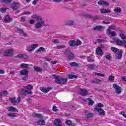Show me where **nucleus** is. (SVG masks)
Instances as JSON below:
<instances>
[{
	"mask_svg": "<svg viewBox=\"0 0 126 126\" xmlns=\"http://www.w3.org/2000/svg\"><path fill=\"white\" fill-rule=\"evenodd\" d=\"M29 71L26 69H23L20 72V75H28Z\"/></svg>",
	"mask_w": 126,
	"mask_h": 126,
	"instance_id": "nucleus-12",
	"label": "nucleus"
},
{
	"mask_svg": "<svg viewBox=\"0 0 126 126\" xmlns=\"http://www.w3.org/2000/svg\"><path fill=\"white\" fill-rule=\"evenodd\" d=\"M54 125L56 126H62V121L60 119H56L54 121Z\"/></svg>",
	"mask_w": 126,
	"mask_h": 126,
	"instance_id": "nucleus-11",
	"label": "nucleus"
},
{
	"mask_svg": "<svg viewBox=\"0 0 126 126\" xmlns=\"http://www.w3.org/2000/svg\"><path fill=\"white\" fill-rule=\"evenodd\" d=\"M79 93L82 96H86V95H88V91L87 90L81 89L80 90Z\"/></svg>",
	"mask_w": 126,
	"mask_h": 126,
	"instance_id": "nucleus-13",
	"label": "nucleus"
},
{
	"mask_svg": "<svg viewBox=\"0 0 126 126\" xmlns=\"http://www.w3.org/2000/svg\"><path fill=\"white\" fill-rule=\"evenodd\" d=\"M91 83L97 84V83H99V82H101V80L98 79H95L94 80H92L91 81Z\"/></svg>",
	"mask_w": 126,
	"mask_h": 126,
	"instance_id": "nucleus-29",
	"label": "nucleus"
},
{
	"mask_svg": "<svg viewBox=\"0 0 126 126\" xmlns=\"http://www.w3.org/2000/svg\"><path fill=\"white\" fill-rule=\"evenodd\" d=\"M97 43H102L103 42V40L101 39H97L96 40Z\"/></svg>",
	"mask_w": 126,
	"mask_h": 126,
	"instance_id": "nucleus-64",
	"label": "nucleus"
},
{
	"mask_svg": "<svg viewBox=\"0 0 126 126\" xmlns=\"http://www.w3.org/2000/svg\"><path fill=\"white\" fill-rule=\"evenodd\" d=\"M21 101V98L20 97H19L17 100H16V103H19Z\"/></svg>",
	"mask_w": 126,
	"mask_h": 126,
	"instance_id": "nucleus-62",
	"label": "nucleus"
},
{
	"mask_svg": "<svg viewBox=\"0 0 126 126\" xmlns=\"http://www.w3.org/2000/svg\"><path fill=\"white\" fill-rule=\"evenodd\" d=\"M21 67L22 68H25L26 69H27L28 68H30V64H26L25 63H22L20 64Z\"/></svg>",
	"mask_w": 126,
	"mask_h": 126,
	"instance_id": "nucleus-17",
	"label": "nucleus"
},
{
	"mask_svg": "<svg viewBox=\"0 0 126 126\" xmlns=\"http://www.w3.org/2000/svg\"><path fill=\"white\" fill-rule=\"evenodd\" d=\"M53 89V88L48 87L47 88H40V90L43 92L44 93H48L49 91H51Z\"/></svg>",
	"mask_w": 126,
	"mask_h": 126,
	"instance_id": "nucleus-10",
	"label": "nucleus"
},
{
	"mask_svg": "<svg viewBox=\"0 0 126 126\" xmlns=\"http://www.w3.org/2000/svg\"><path fill=\"white\" fill-rule=\"evenodd\" d=\"M22 80L24 81H26L28 79V75L25 76L22 78Z\"/></svg>",
	"mask_w": 126,
	"mask_h": 126,
	"instance_id": "nucleus-52",
	"label": "nucleus"
},
{
	"mask_svg": "<svg viewBox=\"0 0 126 126\" xmlns=\"http://www.w3.org/2000/svg\"><path fill=\"white\" fill-rule=\"evenodd\" d=\"M55 77V83L56 84H64L67 83V79L63 77H59V76H56L54 75Z\"/></svg>",
	"mask_w": 126,
	"mask_h": 126,
	"instance_id": "nucleus-2",
	"label": "nucleus"
},
{
	"mask_svg": "<svg viewBox=\"0 0 126 126\" xmlns=\"http://www.w3.org/2000/svg\"><path fill=\"white\" fill-rule=\"evenodd\" d=\"M9 100L12 104H14V103H16V98H15V97H10Z\"/></svg>",
	"mask_w": 126,
	"mask_h": 126,
	"instance_id": "nucleus-35",
	"label": "nucleus"
},
{
	"mask_svg": "<svg viewBox=\"0 0 126 126\" xmlns=\"http://www.w3.org/2000/svg\"><path fill=\"white\" fill-rule=\"evenodd\" d=\"M110 35H111V37H115L116 36V32H112Z\"/></svg>",
	"mask_w": 126,
	"mask_h": 126,
	"instance_id": "nucleus-61",
	"label": "nucleus"
},
{
	"mask_svg": "<svg viewBox=\"0 0 126 126\" xmlns=\"http://www.w3.org/2000/svg\"><path fill=\"white\" fill-rule=\"evenodd\" d=\"M33 94V93L31 91H27V92L26 93V95H32Z\"/></svg>",
	"mask_w": 126,
	"mask_h": 126,
	"instance_id": "nucleus-53",
	"label": "nucleus"
},
{
	"mask_svg": "<svg viewBox=\"0 0 126 126\" xmlns=\"http://www.w3.org/2000/svg\"><path fill=\"white\" fill-rule=\"evenodd\" d=\"M67 78L68 79H73L74 78L76 79L77 78V76L75 75L69 74L67 75Z\"/></svg>",
	"mask_w": 126,
	"mask_h": 126,
	"instance_id": "nucleus-28",
	"label": "nucleus"
},
{
	"mask_svg": "<svg viewBox=\"0 0 126 126\" xmlns=\"http://www.w3.org/2000/svg\"><path fill=\"white\" fill-rule=\"evenodd\" d=\"M57 49H58V50H61V49H65L66 47L64 45H57Z\"/></svg>",
	"mask_w": 126,
	"mask_h": 126,
	"instance_id": "nucleus-38",
	"label": "nucleus"
},
{
	"mask_svg": "<svg viewBox=\"0 0 126 126\" xmlns=\"http://www.w3.org/2000/svg\"><path fill=\"white\" fill-rule=\"evenodd\" d=\"M68 59H69V60H72V59H74V54H73L72 53H70L68 55Z\"/></svg>",
	"mask_w": 126,
	"mask_h": 126,
	"instance_id": "nucleus-41",
	"label": "nucleus"
},
{
	"mask_svg": "<svg viewBox=\"0 0 126 126\" xmlns=\"http://www.w3.org/2000/svg\"><path fill=\"white\" fill-rule=\"evenodd\" d=\"M114 41L118 46H122V45H123L124 47H126V41L125 40L122 41L120 40L119 39H116L114 40Z\"/></svg>",
	"mask_w": 126,
	"mask_h": 126,
	"instance_id": "nucleus-6",
	"label": "nucleus"
},
{
	"mask_svg": "<svg viewBox=\"0 0 126 126\" xmlns=\"http://www.w3.org/2000/svg\"><path fill=\"white\" fill-rule=\"evenodd\" d=\"M52 110L54 112H57V111H58V109H57V106H54L53 107Z\"/></svg>",
	"mask_w": 126,
	"mask_h": 126,
	"instance_id": "nucleus-60",
	"label": "nucleus"
},
{
	"mask_svg": "<svg viewBox=\"0 0 126 126\" xmlns=\"http://www.w3.org/2000/svg\"><path fill=\"white\" fill-rule=\"evenodd\" d=\"M8 116H9V117H13V118L16 117V115H15V113H8Z\"/></svg>",
	"mask_w": 126,
	"mask_h": 126,
	"instance_id": "nucleus-50",
	"label": "nucleus"
},
{
	"mask_svg": "<svg viewBox=\"0 0 126 126\" xmlns=\"http://www.w3.org/2000/svg\"><path fill=\"white\" fill-rule=\"evenodd\" d=\"M36 124H38V126H45V125H46V122H45V120H40L38 121V122H36Z\"/></svg>",
	"mask_w": 126,
	"mask_h": 126,
	"instance_id": "nucleus-20",
	"label": "nucleus"
},
{
	"mask_svg": "<svg viewBox=\"0 0 126 126\" xmlns=\"http://www.w3.org/2000/svg\"><path fill=\"white\" fill-rule=\"evenodd\" d=\"M93 75H94V76H95V75H97L98 76H101L102 77H104L106 76V75H105L103 74L99 73L97 72H93Z\"/></svg>",
	"mask_w": 126,
	"mask_h": 126,
	"instance_id": "nucleus-31",
	"label": "nucleus"
},
{
	"mask_svg": "<svg viewBox=\"0 0 126 126\" xmlns=\"http://www.w3.org/2000/svg\"><path fill=\"white\" fill-rule=\"evenodd\" d=\"M73 23H74V21H68L66 23V25H68V26H70L71 25H73Z\"/></svg>",
	"mask_w": 126,
	"mask_h": 126,
	"instance_id": "nucleus-42",
	"label": "nucleus"
},
{
	"mask_svg": "<svg viewBox=\"0 0 126 126\" xmlns=\"http://www.w3.org/2000/svg\"><path fill=\"white\" fill-rule=\"evenodd\" d=\"M12 20V18H10V17L8 15H6L4 19V21H5L6 23H8L10 22V21H11Z\"/></svg>",
	"mask_w": 126,
	"mask_h": 126,
	"instance_id": "nucleus-18",
	"label": "nucleus"
},
{
	"mask_svg": "<svg viewBox=\"0 0 126 126\" xmlns=\"http://www.w3.org/2000/svg\"><path fill=\"white\" fill-rule=\"evenodd\" d=\"M94 30H97L98 31H102L103 30V26H97L94 28Z\"/></svg>",
	"mask_w": 126,
	"mask_h": 126,
	"instance_id": "nucleus-24",
	"label": "nucleus"
},
{
	"mask_svg": "<svg viewBox=\"0 0 126 126\" xmlns=\"http://www.w3.org/2000/svg\"><path fill=\"white\" fill-rule=\"evenodd\" d=\"M0 1L2 3H9L11 2V0H0Z\"/></svg>",
	"mask_w": 126,
	"mask_h": 126,
	"instance_id": "nucleus-36",
	"label": "nucleus"
},
{
	"mask_svg": "<svg viewBox=\"0 0 126 126\" xmlns=\"http://www.w3.org/2000/svg\"><path fill=\"white\" fill-rule=\"evenodd\" d=\"M65 124L67 125V126H71V121L70 120H66L65 121Z\"/></svg>",
	"mask_w": 126,
	"mask_h": 126,
	"instance_id": "nucleus-51",
	"label": "nucleus"
},
{
	"mask_svg": "<svg viewBox=\"0 0 126 126\" xmlns=\"http://www.w3.org/2000/svg\"><path fill=\"white\" fill-rule=\"evenodd\" d=\"M18 31L19 33H22L24 37H27V33L24 32V31L21 29H18Z\"/></svg>",
	"mask_w": 126,
	"mask_h": 126,
	"instance_id": "nucleus-25",
	"label": "nucleus"
},
{
	"mask_svg": "<svg viewBox=\"0 0 126 126\" xmlns=\"http://www.w3.org/2000/svg\"><path fill=\"white\" fill-rule=\"evenodd\" d=\"M96 53L97 55H100V56H103L104 53L102 51V48L101 47H98L96 50Z\"/></svg>",
	"mask_w": 126,
	"mask_h": 126,
	"instance_id": "nucleus-15",
	"label": "nucleus"
},
{
	"mask_svg": "<svg viewBox=\"0 0 126 126\" xmlns=\"http://www.w3.org/2000/svg\"><path fill=\"white\" fill-rule=\"evenodd\" d=\"M111 50L114 52L115 54H116V59L117 60H120V59H122L123 58V50H119V49L112 47Z\"/></svg>",
	"mask_w": 126,
	"mask_h": 126,
	"instance_id": "nucleus-3",
	"label": "nucleus"
},
{
	"mask_svg": "<svg viewBox=\"0 0 126 126\" xmlns=\"http://www.w3.org/2000/svg\"><path fill=\"white\" fill-rule=\"evenodd\" d=\"M11 8H12L13 10H16V9H17V3H16V2H13L11 6Z\"/></svg>",
	"mask_w": 126,
	"mask_h": 126,
	"instance_id": "nucleus-23",
	"label": "nucleus"
},
{
	"mask_svg": "<svg viewBox=\"0 0 126 126\" xmlns=\"http://www.w3.org/2000/svg\"><path fill=\"white\" fill-rule=\"evenodd\" d=\"M21 22H26V17L22 16L20 17Z\"/></svg>",
	"mask_w": 126,
	"mask_h": 126,
	"instance_id": "nucleus-47",
	"label": "nucleus"
},
{
	"mask_svg": "<svg viewBox=\"0 0 126 126\" xmlns=\"http://www.w3.org/2000/svg\"><path fill=\"white\" fill-rule=\"evenodd\" d=\"M26 88L28 90H31V89H33V86H32L31 85H29L26 86Z\"/></svg>",
	"mask_w": 126,
	"mask_h": 126,
	"instance_id": "nucleus-44",
	"label": "nucleus"
},
{
	"mask_svg": "<svg viewBox=\"0 0 126 126\" xmlns=\"http://www.w3.org/2000/svg\"><path fill=\"white\" fill-rule=\"evenodd\" d=\"M32 18L35 19L37 21V23L35 25V28L36 29H39V28H41L43 25L45 26V23L43 21V19L42 17L38 16L37 14H34L32 16Z\"/></svg>",
	"mask_w": 126,
	"mask_h": 126,
	"instance_id": "nucleus-1",
	"label": "nucleus"
},
{
	"mask_svg": "<svg viewBox=\"0 0 126 126\" xmlns=\"http://www.w3.org/2000/svg\"><path fill=\"white\" fill-rule=\"evenodd\" d=\"M32 117L34 118H37L38 119H42L43 118V115L38 113L32 114Z\"/></svg>",
	"mask_w": 126,
	"mask_h": 126,
	"instance_id": "nucleus-21",
	"label": "nucleus"
},
{
	"mask_svg": "<svg viewBox=\"0 0 126 126\" xmlns=\"http://www.w3.org/2000/svg\"><path fill=\"white\" fill-rule=\"evenodd\" d=\"M87 67L88 68H89V69L94 70V69H96V68H97L98 66L95 64H89L87 65Z\"/></svg>",
	"mask_w": 126,
	"mask_h": 126,
	"instance_id": "nucleus-16",
	"label": "nucleus"
},
{
	"mask_svg": "<svg viewBox=\"0 0 126 126\" xmlns=\"http://www.w3.org/2000/svg\"><path fill=\"white\" fill-rule=\"evenodd\" d=\"M33 68L35 71H37V72L42 71V69L37 66H34Z\"/></svg>",
	"mask_w": 126,
	"mask_h": 126,
	"instance_id": "nucleus-34",
	"label": "nucleus"
},
{
	"mask_svg": "<svg viewBox=\"0 0 126 126\" xmlns=\"http://www.w3.org/2000/svg\"><path fill=\"white\" fill-rule=\"evenodd\" d=\"M82 44L81 41L78 40L77 41H74L73 40H71L69 41V46L70 47H74L75 46H80Z\"/></svg>",
	"mask_w": 126,
	"mask_h": 126,
	"instance_id": "nucleus-4",
	"label": "nucleus"
},
{
	"mask_svg": "<svg viewBox=\"0 0 126 126\" xmlns=\"http://www.w3.org/2000/svg\"><path fill=\"white\" fill-rule=\"evenodd\" d=\"M3 56H4V57H11V56H13V50L12 49L6 50L3 53Z\"/></svg>",
	"mask_w": 126,
	"mask_h": 126,
	"instance_id": "nucleus-7",
	"label": "nucleus"
},
{
	"mask_svg": "<svg viewBox=\"0 0 126 126\" xmlns=\"http://www.w3.org/2000/svg\"><path fill=\"white\" fill-rule=\"evenodd\" d=\"M87 61L89 63H94L95 61H94V59H93L91 57H87Z\"/></svg>",
	"mask_w": 126,
	"mask_h": 126,
	"instance_id": "nucleus-37",
	"label": "nucleus"
},
{
	"mask_svg": "<svg viewBox=\"0 0 126 126\" xmlns=\"http://www.w3.org/2000/svg\"><path fill=\"white\" fill-rule=\"evenodd\" d=\"M96 107H98V108H103L104 107V104H103L101 103H98L96 104Z\"/></svg>",
	"mask_w": 126,
	"mask_h": 126,
	"instance_id": "nucleus-46",
	"label": "nucleus"
},
{
	"mask_svg": "<svg viewBox=\"0 0 126 126\" xmlns=\"http://www.w3.org/2000/svg\"><path fill=\"white\" fill-rule=\"evenodd\" d=\"M105 58L108 60V61H112V58H111V56L110 55H107L105 57Z\"/></svg>",
	"mask_w": 126,
	"mask_h": 126,
	"instance_id": "nucleus-58",
	"label": "nucleus"
},
{
	"mask_svg": "<svg viewBox=\"0 0 126 126\" xmlns=\"http://www.w3.org/2000/svg\"><path fill=\"white\" fill-rule=\"evenodd\" d=\"M83 101L85 102L86 104H88L89 106H92L94 104V101L90 98H87L86 99H83Z\"/></svg>",
	"mask_w": 126,
	"mask_h": 126,
	"instance_id": "nucleus-9",
	"label": "nucleus"
},
{
	"mask_svg": "<svg viewBox=\"0 0 126 126\" xmlns=\"http://www.w3.org/2000/svg\"><path fill=\"white\" fill-rule=\"evenodd\" d=\"M120 37L122 38L123 40H125V39H126V35L124 33H120Z\"/></svg>",
	"mask_w": 126,
	"mask_h": 126,
	"instance_id": "nucleus-45",
	"label": "nucleus"
},
{
	"mask_svg": "<svg viewBox=\"0 0 126 126\" xmlns=\"http://www.w3.org/2000/svg\"><path fill=\"white\" fill-rule=\"evenodd\" d=\"M112 86L113 88L116 90V93H117V94L122 93V88L119 86V85L116 84H113Z\"/></svg>",
	"mask_w": 126,
	"mask_h": 126,
	"instance_id": "nucleus-8",
	"label": "nucleus"
},
{
	"mask_svg": "<svg viewBox=\"0 0 126 126\" xmlns=\"http://www.w3.org/2000/svg\"><path fill=\"white\" fill-rule=\"evenodd\" d=\"M40 52H46V49L44 47H40L36 50V53H40Z\"/></svg>",
	"mask_w": 126,
	"mask_h": 126,
	"instance_id": "nucleus-32",
	"label": "nucleus"
},
{
	"mask_svg": "<svg viewBox=\"0 0 126 126\" xmlns=\"http://www.w3.org/2000/svg\"><path fill=\"white\" fill-rule=\"evenodd\" d=\"M94 111L99 116H105L106 115V112L102 108L95 107L94 108Z\"/></svg>",
	"mask_w": 126,
	"mask_h": 126,
	"instance_id": "nucleus-5",
	"label": "nucleus"
},
{
	"mask_svg": "<svg viewBox=\"0 0 126 126\" xmlns=\"http://www.w3.org/2000/svg\"><path fill=\"white\" fill-rule=\"evenodd\" d=\"M99 17L98 16H94V17H93L92 19H93V20L94 21V20H96V19H99Z\"/></svg>",
	"mask_w": 126,
	"mask_h": 126,
	"instance_id": "nucleus-57",
	"label": "nucleus"
},
{
	"mask_svg": "<svg viewBox=\"0 0 126 126\" xmlns=\"http://www.w3.org/2000/svg\"><path fill=\"white\" fill-rule=\"evenodd\" d=\"M58 63V61H51V63L52 64H56V63Z\"/></svg>",
	"mask_w": 126,
	"mask_h": 126,
	"instance_id": "nucleus-63",
	"label": "nucleus"
},
{
	"mask_svg": "<svg viewBox=\"0 0 126 126\" xmlns=\"http://www.w3.org/2000/svg\"><path fill=\"white\" fill-rule=\"evenodd\" d=\"M38 45L37 44H32L31 45V49L29 50V52H32L36 49V48L37 47Z\"/></svg>",
	"mask_w": 126,
	"mask_h": 126,
	"instance_id": "nucleus-27",
	"label": "nucleus"
},
{
	"mask_svg": "<svg viewBox=\"0 0 126 126\" xmlns=\"http://www.w3.org/2000/svg\"><path fill=\"white\" fill-rule=\"evenodd\" d=\"M100 11L101 12V13H103V14H105V13H110V12H111V10L107 9H100Z\"/></svg>",
	"mask_w": 126,
	"mask_h": 126,
	"instance_id": "nucleus-19",
	"label": "nucleus"
},
{
	"mask_svg": "<svg viewBox=\"0 0 126 126\" xmlns=\"http://www.w3.org/2000/svg\"><path fill=\"white\" fill-rule=\"evenodd\" d=\"M52 42L54 44H59L60 40H59V39H54L52 40Z\"/></svg>",
	"mask_w": 126,
	"mask_h": 126,
	"instance_id": "nucleus-49",
	"label": "nucleus"
},
{
	"mask_svg": "<svg viewBox=\"0 0 126 126\" xmlns=\"http://www.w3.org/2000/svg\"><path fill=\"white\" fill-rule=\"evenodd\" d=\"M0 11L1 13H5V12H6V9L5 8H0Z\"/></svg>",
	"mask_w": 126,
	"mask_h": 126,
	"instance_id": "nucleus-48",
	"label": "nucleus"
},
{
	"mask_svg": "<svg viewBox=\"0 0 126 126\" xmlns=\"http://www.w3.org/2000/svg\"><path fill=\"white\" fill-rule=\"evenodd\" d=\"M70 65L71 66H78V63L75 62H71L69 63Z\"/></svg>",
	"mask_w": 126,
	"mask_h": 126,
	"instance_id": "nucleus-40",
	"label": "nucleus"
},
{
	"mask_svg": "<svg viewBox=\"0 0 126 126\" xmlns=\"http://www.w3.org/2000/svg\"><path fill=\"white\" fill-rule=\"evenodd\" d=\"M94 116V113H88L86 115V119H89L90 118H93Z\"/></svg>",
	"mask_w": 126,
	"mask_h": 126,
	"instance_id": "nucleus-33",
	"label": "nucleus"
},
{
	"mask_svg": "<svg viewBox=\"0 0 126 126\" xmlns=\"http://www.w3.org/2000/svg\"><path fill=\"white\" fill-rule=\"evenodd\" d=\"M114 11L115 12L120 13V12H122V9H121L120 7H117L114 9Z\"/></svg>",
	"mask_w": 126,
	"mask_h": 126,
	"instance_id": "nucleus-39",
	"label": "nucleus"
},
{
	"mask_svg": "<svg viewBox=\"0 0 126 126\" xmlns=\"http://www.w3.org/2000/svg\"><path fill=\"white\" fill-rule=\"evenodd\" d=\"M17 57L19 59H27V55L25 54H19L17 55Z\"/></svg>",
	"mask_w": 126,
	"mask_h": 126,
	"instance_id": "nucleus-30",
	"label": "nucleus"
},
{
	"mask_svg": "<svg viewBox=\"0 0 126 126\" xmlns=\"http://www.w3.org/2000/svg\"><path fill=\"white\" fill-rule=\"evenodd\" d=\"M114 79H115V76H109L108 78V80H110V81H112L114 80Z\"/></svg>",
	"mask_w": 126,
	"mask_h": 126,
	"instance_id": "nucleus-54",
	"label": "nucleus"
},
{
	"mask_svg": "<svg viewBox=\"0 0 126 126\" xmlns=\"http://www.w3.org/2000/svg\"><path fill=\"white\" fill-rule=\"evenodd\" d=\"M26 92H27V91L24 90L23 88H22L19 90V93L21 95H26Z\"/></svg>",
	"mask_w": 126,
	"mask_h": 126,
	"instance_id": "nucleus-26",
	"label": "nucleus"
},
{
	"mask_svg": "<svg viewBox=\"0 0 126 126\" xmlns=\"http://www.w3.org/2000/svg\"><path fill=\"white\" fill-rule=\"evenodd\" d=\"M98 4H99L100 5L108 6L110 4V3H109L108 2H107L105 0H100L98 1Z\"/></svg>",
	"mask_w": 126,
	"mask_h": 126,
	"instance_id": "nucleus-14",
	"label": "nucleus"
},
{
	"mask_svg": "<svg viewBox=\"0 0 126 126\" xmlns=\"http://www.w3.org/2000/svg\"><path fill=\"white\" fill-rule=\"evenodd\" d=\"M84 16H85L86 18H93L92 15L89 14H86L84 15Z\"/></svg>",
	"mask_w": 126,
	"mask_h": 126,
	"instance_id": "nucleus-43",
	"label": "nucleus"
},
{
	"mask_svg": "<svg viewBox=\"0 0 126 126\" xmlns=\"http://www.w3.org/2000/svg\"><path fill=\"white\" fill-rule=\"evenodd\" d=\"M2 93L3 94L5 95V96H6V95H9V93H8V92H7V91H3Z\"/></svg>",
	"mask_w": 126,
	"mask_h": 126,
	"instance_id": "nucleus-56",
	"label": "nucleus"
},
{
	"mask_svg": "<svg viewBox=\"0 0 126 126\" xmlns=\"http://www.w3.org/2000/svg\"><path fill=\"white\" fill-rule=\"evenodd\" d=\"M112 31L110 29H108L107 30V34L108 35H111L112 34Z\"/></svg>",
	"mask_w": 126,
	"mask_h": 126,
	"instance_id": "nucleus-59",
	"label": "nucleus"
},
{
	"mask_svg": "<svg viewBox=\"0 0 126 126\" xmlns=\"http://www.w3.org/2000/svg\"><path fill=\"white\" fill-rule=\"evenodd\" d=\"M121 80H122V81H124V82L126 83V76H123L121 77Z\"/></svg>",
	"mask_w": 126,
	"mask_h": 126,
	"instance_id": "nucleus-55",
	"label": "nucleus"
},
{
	"mask_svg": "<svg viewBox=\"0 0 126 126\" xmlns=\"http://www.w3.org/2000/svg\"><path fill=\"white\" fill-rule=\"evenodd\" d=\"M8 110L10 112H18V110L13 106L9 107Z\"/></svg>",
	"mask_w": 126,
	"mask_h": 126,
	"instance_id": "nucleus-22",
	"label": "nucleus"
}]
</instances>
